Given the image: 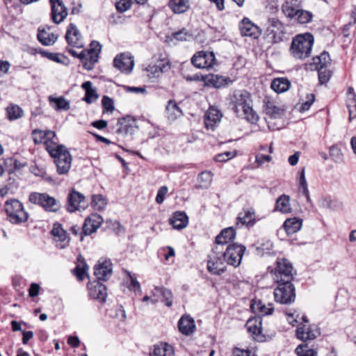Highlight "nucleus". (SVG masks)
Wrapping results in <instances>:
<instances>
[{
    "instance_id": "nucleus-1",
    "label": "nucleus",
    "mask_w": 356,
    "mask_h": 356,
    "mask_svg": "<svg viewBox=\"0 0 356 356\" xmlns=\"http://www.w3.org/2000/svg\"><path fill=\"white\" fill-rule=\"evenodd\" d=\"M32 136L35 144L44 143L47 151L54 159L57 172L59 175L67 174L71 168L72 156L65 145L58 144L56 132L35 129L32 131Z\"/></svg>"
},
{
    "instance_id": "nucleus-2",
    "label": "nucleus",
    "mask_w": 356,
    "mask_h": 356,
    "mask_svg": "<svg viewBox=\"0 0 356 356\" xmlns=\"http://www.w3.org/2000/svg\"><path fill=\"white\" fill-rule=\"evenodd\" d=\"M228 108L238 118H244L251 124H256L259 117L253 109L251 94L245 90H234L227 97Z\"/></svg>"
},
{
    "instance_id": "nucleus-3",
    "label": "nucleus",
    "mask_w": 356,
    "mask_h": 356,
    "mask_svg": "<svg viewBox=\"0 0 356 356\" xmlns=\"http://www.w3.org/2000/svg\"><path fill=\"white\" fill-rule=\"evenodd\" d=\"M314 36L309 33L297 35L292 40L290 52L296 59L304 60L310 56Z\"/></svg>"
},
{
    "instance_id": "nucleus-4",
    "label": "nucleus",
    "mask_w": 356,
    "mask_h": 356,
    "mask_svg": "<svg viewBox=\"0 0 356 356\" xmlns=\"http://www.w3.org/2000/svg\"><path fill=\"white\" fill-rule=\"evenodd\" d=\"M171 67L170 62L165 54H157L152 56L149 63L145 67L149 78H159Z\"/></svg>"
},
{
    "instance_id": "nucleus-5",
    "label": "nucleus",
    "mask_w": 356,
    "mask_h": 356,
    "mask_svg": "<svg viewBox=\"0 0 356 356\" xmlns=\"http://www.w3.org/2000/svg\"><path fill=\"white\" fill-rule=\"evenodd\" d=\"M5 211L8 220L13 224L24 222L29 218V215L25 211L23 204L15 199H11L6 202Z\"/></svg>"
},
{
    "instance_id": "nucleus-6",
    "label": "nucleus",
    "mask_w": 356,
    "mask_h": 356,
    "mask_svg": "<svg viewBox=\"0 0 356 356\" xmlns=\"http://www.w3.org/2000/svg\"><path fill=\"white\" fill-rule=\"evenodd\" d=\"M292 264L286 259H279L271 270L275 282H291L293 279Z\"/></svg>"
},
{
    "instance_id": "nucleus-7",
    "label": "nucleus",
    "mask_w": 356,
    "mask_h": 356,
    "mask_svg": "<svg viewBox=\"0 0 356 356\" xmlns=\"http://www.w3.org/2000/svg\"><path fill=\"white\" fill-rule=\"evenodd\" d=\"M29 200L31 203L38 204L49 212H56L60 207L59 202L47 193H31Z\"/></svg>"
},
{
    "instance_id": "nucleus-8",
    "label": "nucleus",
    "mask_w": 356,
    "mask_h": 356,
    "mask_svg": "<svg viewBox=\"0 0 356 356\" xmlns=\"http://www.w3.org/2000/svg\"><path fill=\"white\" fill-rule=\"evenodd\" d=\"M246 250V247L238 243H229L224 252V257L227 259V264L234 268L238 267L242 261L243 257Z\"/></svg>"
},
{
    "instance_id": "nucleus-9",
    "label": "nucleus",
    "mask_w": 356,
    "mask_h": 356,
    "mask_svg": "<svg viewBox=\"0 0 356 356\" xmlns=\"http://www.w3.org/2000/svg\"><path fill=\"white\" fill-rule=\"evenodd\" d=\"M277 287L274 290V297L277 302L290 304L296 299L295 287L292 282H278Z\"/></svg>"
},
{
    "instance_id": "nucleus-10",
    "label": "nucleus",
    "mask_w": 356,
    "mask_h": 356,
    "mask_svg": "<svg viewBox=\"0 0 356 356\" xmlns=\"http://www.w3.org/2000/svg\"><path fill=\"white\" fill-rule=\"evenodd\" d=\"M227 265L224 252L213 250L207 262L208 270L212 274L220 275L227 270Z\"/></svg>"
},
{
    "instance_id": "nucleus-11",
    "label": "nucleus",
    "mask_w": 356,
    "mask_h": 356,
    "mask_svg": "<svg viewBox=\"0 0 356 356\" xmlns=\"http://www.w3.org/2000/svg\"><path fill=\"white\" fill-rule=\"evenodd\" d=\"M300 319L302 323L296 330V336L298 339L305 341L307 340H313L320 335L319 329L314 325H309V320L305 315H302Z\"/></svg>"
},
{
    "instance_id": "nucleus-12",
    "label": "nucleus",
    "mask_w": 356,
    "mask_h": 356,
    "mask_svg": "<svg viewBox=\"0 0 356 356\" xmlns=\"http://www.w3.org/2000/svg\"><path fill=\"white\" fill-rule=\"evenodd\" d=\"M191 63L197 68L210 69L216 63V59L213 51H200L193 56Z\"/></svg>"
},
{
    "instance_id": "nucleus-13",
    "label": "nucleus",
    "mask_w": 356,
    "mask_h": 356,
    "mask_svg": "<svg viewBox=\"0 0 356 356\" xmlns=\"http://www.w3.org/2000/svg\"><path fill=\"white\" fill-rule=\"evenodd\" d=\"M268 23L266 30L268 39L273 43L281 42L284 34L283 24L275 17L269 18Z\"/></svg>"
},
{
    "instance_id": "nucleus-14",
    "label": "nucleus",
    "mask_w": 356,
    "mask_h": 356,
    "mask_svg": "<svg viewBox=\"0 0 356 356\" xmlns=\"http://www.w3.org/2000/svg\"><path fill=\"white\" fill-rule=\"evenodd\" d=\"M88 207L86 197L81 193L72 189L67 196L66 209L69 212L84 210Z\"/></svg>"
},
{
    "instance_id": "nucleus-15",
    "label": "nucleus",
    "mask_w": 356,
    "mask_h": 356,
    "mask_svg": "<svg viewBox=\"0 0 356 356\" xmlns=\"http://www.w3.org/2000/svg\"><path fill=\"white\" fill-rule=\"evenodd\" d=\"M261 219V218L257 217L255 210L253 207H243L242 211L238 214L236 225H238L241 224L250 229Z\"/></svg>"
},
{
    "instance_id": "nucleus-16",
    "label": "nucleus",
    "mask_w": 356,
    "mask_h": 356,
    "mask_svg": "<svg viewBox=\"0 0 356 356\" xmlns=\"http://www.w3.org/2000/svg\"><path fill=\"white\" fill-rule=\"evenodd\" d=\"M239 30L243 36H249L254 39L258 38L261 34V29L247 17H244L240 22Z\"/></svg>"
},
{
    "instance_id": "nucleus-17",
    "label": "nucleus",
    "mask_w": 356,
    "mask_h": 356,
    "mask_svg": "<svg viewBox=\"0 0 356 356\" xmlns=\"http://www.w3.org/2000/svg\"><path fill=\"white\" fill-rule=\"evenodd\" d=\"M114 66L122 72H131L134 67V59L131 53H122L116 56L113 60Z\"/></svg>"
},
{
    "instance_id": "nucleus-18",
    "label": "nucleus",
    "mask_w": 356,
    "mask_h": 356,
    "mask_svg": "<svg viewBox=\"0 0 356 356\" xmlns=\"http://www.w3.org/2000/svg\"><path fill=\"white\" fill-rule=\"evenodd\" d=\"M88 289L89 296L91 298L97 300L100 302L106 301L107 292L106 288L103 284L97 281L90 282L88 284Z\"/></svg>"
},
{
    "instance_id": "nucleus-19",
    "label": "nucleus",
    "mask_w": 356,
    "mask_h": 356,
    "mask_svg": "<svg viewBox=\"0 0 356 356\" xmlns=\"http://www.w3.org/2000/svg\"><path fill=\"white\" fill-rule=\"evenodd\" d=\"M51 234L56 242V245L60 249L66 248L70 243V237L65 230L60 224H54L51 230Z\"/></svg>"
},
{
    "instance_id": "nucleus-20",
    "label": "nucleus",
    "mask_w": 356,
    "mask_h": 356,
    "mask_svg": "<svg viewBox=\"0 0 356 356\" xmlns=\"http://www.w3.org/2000/svg\"><path fill=\"white\" fill-rule=\"evenodd\" d=\"M51 19L56 24H60L67 16V10L60 0H50Z\"/></svg>"
},
{
    "instance_id": "nucleus-21",
    "label": "nucleus",
    "mask_w": 356,
    "mask_h": 356,
    "mask_svg": "<svg viewBox=\"0 0 356 356\" xmlns=\"http://www.w3.org/2000/svg\"><path fill=\"white\" fill-rule=\"evenodd\" d=\"M65 39L67 43L73 47L82 48L83 42L82 36L76 26L71 23L67 27Z\"/></svg>"
},
{
    "instance_id": "nucleus-22",
    "label": "nucleus",
    "mask_w": 356,
    "mask_h": 356,
    "mask_svg": "<svg viewBox=\"0 0 356 356\" xmlns=\"http://www.w3.org/2000/svg\"><path fill=\"white\" fill-rule=\"evenodd\" d=\"M261 318L259 316L250 318L245 324L248 332L257 341H263L264 336L261 334Z\"/></svg>"
},
{
    "instance_id": "nucleus-23",
    "label": "nucleus",
    "mask_w": 356,
    "mask_h": 356,
    "mask_svg": "<svg viewBox=\"0 0 356 356\" xmlns=\"http://www.w3.org/2000/svg\"><path fill=\"white\" fill-rule=\"evenodd\" d=\"M103 222V218L97 213L88 216L83 225V232L85 235H90L97 231Z\"/></svg>"
},
{
    "instance_id": "nucleus-24",
    "label": "nucleus",
    "mask_w": 356,
    "mask_h": 356,
    "mask_svg": "<svg viewBox=\"0 0 356 356\" xmlns=\"http://www.w3.org/2000/svg\"><path fill=\"white\" fill-rule=\"evenodd\" d=\"M250 309L253 313L259 316L271 315L274 311L273 303H266L259 299L252 300Z\"/></svg>"
},
{
    "instance_id": "nucleus-25",
    "label": "nucleus",
    "mask_w": 356,
    "mask_h": 356,
    "mask_svg": "<svg viewBox=\"0 0 356 356\" xmlns=\"http://www.w3.org/2000/svg\"><path fill=\"white\" fill-rule=\"evenodd\" d=\"M222 115L221 112L214 108L210 107L204 115V125L207 129L213 130L220 122Z\"/></svg>"
},
{
    "instance_id": "nucleus-26",
    "label": "nucleus",
    "mask_w": 356,
    "mask_h": 356,
    "mask_svg": "<svg viewBox=\"0 0 356 356\" xmlns=\"http://www.w3.org/2000/svg\"><path fill=\"white\" fill-rule=\"evenodd\" d=\"M112 264L110 261H104L101 262L99 261L98 264L95 265L94 269V274L97 279L99 280H106L112 273Z\"/></svg>"
},
{
    "instance_id": "nucleus-27",
    "label": "nucleus",
    "mask_w": 356,
    "mask_h": 356,
    "mask_svg": "<svg viewBox=\"0 0 356 356\" xmlns=\"http://www.w3.org/2000/svg\"><path fill=\"white\" fill-rule=\"evenodd\" d=\"M179 332L186 336L193 334L195 330L194 319L190 315L182 316L178 321Z\"/></svg>"
},
{
    "instance_id": "nucleus-28",
    "label": "nucleus",
    "mask_w": 356,
    "mask_h": 356,
    "mask_svg": "<svg viewBox=\"0 0 356 356\" xmlns=\"http://www.w3.org/2000/svg\"><path fill=\"white\" fill-rule=\"evenodd\" d=\"M150 356H175L174 347L166 342L155 344Z\"/></svg>"
},
{
    "instance_id": "nucleus-29",
    "label": "nucleus",
    "mask_w": 356,
    "mask_h": 356,
    "mask_svg": "<svg viewBox=\"0 0 356 356\" xmlns=\"http://www.w3.org/2000/svg\"><path fill=\"white\" fill-rule=\"evenodd\" d=\"M79 56L83 64V67L87 70H92L99 59V56H97V54L85 49L82 50L79 53Z\"/></svg>"
},
{
    "instance_id": "nucleus-30",
    "label": "nucleus",
    "mask_w": 356,
    "mask_h": 356,
    "mask_svg": "<svg viewBox=\"0 0 356 356\" xmlns=\"http://www.w3.org/2000/svg\"><path fill=\"white\" fill-rule=\"evenodd\" d=\"M282 12L289 18H295L296 15L300 9V0H286L282 5Z\"/></svg>"
},
{
    "instance_id": "nucleus-31",
    "label": "nucleus",
    "mask_w": 356,
    "mask_h": 356,
    "mask_svg": "<svg viewBox=\"0 0 356 356\" xmlns=\"http://www.w3.org/2000/svg\"><path fill=\"white\" fill-rule=\"evenodd\" d=\"M188 222V218L185 212L177 211L175 212L172 216L170 218V223L174 229H182L185 228Z\"/></svg>"
},
{
    "instance_id": "nucleus-32",
    "label": "nucleus",
    "mask_w": 356,
    "mask_h": 356,
    "mask_svg": "<svg viewBox=\"0 0 356 356\" xmlns=\"http://www.w3.org/2000/svg\"><path fill=\"white\" fill-rule=\"evenodd\" d=\"M50 106L57 111H68L70 108V102L64 97H54L52 95L48 97Z\"/></svg>"
},
{
    "instance_id": "nucleus-33",
    "label": "nucleus",
    "mask_w": 356,
    "mask_h": 356,
    "mask_svg": "<svg viewBox=\"0 0 356 356\" xmlns=\"http://www.w3.org/2000/svg\"><path fill=\"white\" fill-rule=\"evenodd\" d=\"M236 230L229 227L222 229L216 238V243L218 245H225L234 241L236 238Z\"/></svg>"
},
{
    "instance_id": "nucleus-34",
    "label": "nucleus",
    "mask_w": 356,
    "mask_h": 356,
    "mask_svg": "<svg viewBox=\"0 0 356 356\" xmlns=\"http://www.w3.org/2000/svg\"><path fill=\"white\" fill-rule=\"evenodd\" d=\"M302 225V220L298 218L286 219L283 227L288 235H292L298 232Z\"/></svg>"
},
{
    "instance_id": "nucleus-35",
    "label": "nucleus",
    "mask_w": 356,
    "mask_h": 356,
    "mask_svg": "<svg viewBox=\"0 0 356 356\" xmlns=\"http://www.w3.org/2000/svg\"><path fill=\"white\" fill-rule=\"evenodd\" d=\"M169 8L175 14H182L190 8V0H170Z\"/></svg>"
},
{
    "instance_id": "nucleus-36",
    "label": "nucleus",
    "mask_w": 356,
    "mask_h": 356,
    "mask_svg": "<svg viewBox=\"0 0 356 356\" xmlns=\"http://www.w3.org/2000/svg\"><path fill=\"white\" fill-rule=\"evenodd\" d=\"M291 86L290 81L286 77L275 78L270 84L271 88L277 93L287 91Z\"/></svg>"
},
{
    "instance_id": "nucleus-37",
    "label": "nucleus",
    "mask_w": 356,
    "mask_h": 356,
    "mask_svg": "<svg viewBox=\"0 0 356 356\" xmlns=\"http://www.w3.org/2000/svg\"><path fill=\"white\" fill-rule=\"evenodd\" d=\"M275 211H280L282 213H289L291 211L290 197L286 195L280 196L275 204Z\"/></svg>"
},
{
    "instance_id": "nucleus-38",
    "label": "nucleus",
    "mask_w": 356,
    "mask_h": 356,
    "mask_svg": "<svg viewBox=\"0 0 356 356\" xmlns=\"http://www.w3.org/2000/svg\"><path fill=\"white\" fill-rule=\"evenodd\" d=\"M81 88L85 90L86 94L83 100L88 104H92L95 102L99 95L97 92V90L92 87V84L90 81H86L82 83Z\"/></svg>"
},
{
    "instance_id": "nucleus-39",
    "label": "nucleus",
    "mask_w": 356,
    "mask_h": 356,
    "mask_svg": "<svg viewBox=\"0 0 356 356\" xmlns=\"http://www.w3.org/2000/svg\"><path fill=\"white\" fill-rule=\"evenodd\" d=\"M348 96L346 106L349 111V120L352 121L356 118V94L353 88L348 89Z\"/></svg>"
},
{
    "instance_id": "nucleus-40",
    "label": "nucleus",
    "mask_w": 356,
    "mask_h": 356,
    "mask_svg": "<svg viewBox=\"0 0 356 356\" xmlns=\"http://www.w3.org/2000/svg\"><path fill=\"white\" fill-rule=\"evenodd\" d=\"M6 115L10 121L17 120L24 115V110L17 104H10L6 108Z\"/></svg>"
},
{
    "instance_id": "nucleus-41",
    "label": "nucleus",
    "mask_w": 356,
    "mask_h": 356,
    "mask_svg": "<svg viewBox=\"0 0 356 356\" xmlns=\"http://www.w3.org/2000/svg\"><path fill=\"white\" fill-rule=\"evenodd\" d=\"M331 64V59L327 52L323 51L320 56H315L313 58L312 65L314 66V70L319 69L320 67L324 68L327 67Z\"/></svg>"
},
{
    "instance_id": "nucleus-42",
    "label": "nucleus",
    "mask_w": 356,
    "mask_h": 356,
    "mask_svg": "<svg viewBox=\"0 0 356 356\" xmlns=\"http://www.w3.org/2000/svg\"><path fill=\"white\" fill-rule=\"evenodd\" d=\"M166 115L170 120H175L182 115V111L174 100H170L166 106Z\"/></svg>"
},
{
    "instance_id": "nucleus-43",
    "label": "nucleus",
    "mask_w": 356,
    "mask_h": 356,
    "mask_svg": "<svg viewBox=\"0 0 356 356\" xmlns=\"http://www.w3.org/2000/svg\"><path fill=\"white\" fill-rule=\"evenodd\" d=\"M147 0H135V3L141 5L137 8H135V12H138V15H141L143 19L149 21L152 17V8L146 5Z\"/></svg>"
},
{
    "instance_id": "nucleus-44",
    "label": "nucleus",
    "mask_w": 356,
    "mask_h": 356,
    "mask_svg": "<svg viewBox=\"0 0 356 356\" xmlns=\"http://www.w3.org/2000/svg\"><path fill=\"white\" fill-rule=\"evenodd\" d=\"M57 38L56 35L47 32L44 30L39 31L38 33V40L44 45L49 46L53 44L56 41Z\"/></svg>"
},
{
    "instance_id": "nucleus-45",
    "label": "nucleus",
    "mask_w": 356,
    "mask_h": 356,
    "mask_svg": "<svg viewBox=\"0 0 356 356\" xmlns=\"http://www.w3.org/2000/svg\"><path fill=\"white\" fill-rule=\"evenodd\" d=\"M213 175L209 171L202 172L197 177V185L198 188H207L212 182Z\"/></svg>"
},
{
    "instance_id": "nucleus-46",
    "label": "nucleus",
    "mask_w": 356,
    "mask_h": 356,
    "mask_svg": "<svg viewBox=\"0 0 356 356\" xmlns=\"http://www.w3.org/2000/svg\"><path fill=\"white\" fill-rule=\"evenodd\" d=\"M209 82L216 88H220L225 86H228L229 83H232V81L230 78L220 76V75H212L209 79Z\"/></svg>"
},
{
    "instance_id": "nucleus-47",
    "label": "nucleus",
    "mask_w": 356,
    "mask_h": 356,
    "mask_svg": "<svg viewBox=\"0 0 356 356\" xmlns=\"http://www.w3.org/2000/svg\"><path fill=\"white\" fill-rule=\"evenodd\" d=\"M265 111L271 118H277L282 115L283 110L275 105L273 102L268 101L265 104Z\"/></svg>"
},
{
    "instance_id": "nucleus-48",
    "label": "nucleus",
    "mask_w": 356,
    "mask_h": 356,
    "mask_svg": "<svg viewBox=\"0 0 356 356\" xmlns=\"http://www.w3.org/2000/svg\"><path fill=\"white\" fill-rule=\"evenodd\" d=\"M107 205V200L102 195H94L92 197L91 206L97 211H103Z\"/></svg>"
},
{
    "instance_id": "nucleus-49",
    "label": "nucleus",
    "mask_w": 356,
    "mask_h": 356,
    "mask_svg": "<svg viewBox=\"0 0 356 356\" xmlns=\"http://www.w3.org/2000/svg\"><path fill=\"white\" fill-rule=\"evenodd\" d=\"M154 291L161 294L163 297V302L164 304L170 307L172 305V293L170 290L165 287L155 286Z\"/></svg>"
},
{
    "instance_id": "nucleus-50",
    "label": "nucleus",
    "mask_w": 356,
    "mask_h": 356,
    "mask_svg": "<svg viewBox=\"0 0 356 356\" xmlns=\"http://www.w3.org/2000/svg\"><path fill=\"white\" fill-rule=\"evenodd\" d=\"M134 122V118L128 115L118 120V125L120 126L118 131L120 133H128Z\"/></svg>"
},
{
    "instance_id": "nucleus-51",
    "label": "nucleus",
    "mask_w": 356,
    "mask_h": 356,
    "mask_svg": "<svg viewBox=\"0 0 356 356\" xmlns=\"http://www.w3.org/2000/svg\"><path fill=\"white\" fill-rule=\"evenodd\" d=\"M295 352L298 356H317V352L309 348L306 343L298 346Z\"/></svg>"
},
{
    "instance_id": "nucleus-52",
    "label": "nucleus",
    "mask_w": 356,
    "mask_h": 356,
    "mask_svg": "<svg viewBox=\"0 0 356 356\" xmlns=\"http://www.w3.org/2000/svg\"><path fill=\"white\" fill-rule=\"evenodd\" d=\"M192 38V35L190 34L186 29H183L177 32L173 33L170 39L171 40H175L177 41H186Z\"/></svg>"
},
{
    "instance_id": "nucleus-53",
    "label": "nucleus",
    "mask_w": 356,
    "mask_h": 356,
    "mask_svg": "<svg viewBox=\"0 0 356 356\" xmlns=\"http://www.w3.org/2000/svg\"><path fill=\"white\" fill-rule=\"evenodd\" d=\"M312 13L300 9L295 17L300 24H307L312 20Z\"/></svg>"
},
{
    "instance_id": "nucleus-54",
    "label": "nucleus",
    "mask_w": 356,
    "mask_h": 356,
    "mask_svg": "<svg viewBox=\"0 0 356 356\" xmlns=\"http://www.w3.org/2000/svg\"><path fill=\"white\" fill-rule=\"evenodd\" d=\"M316 70L318 71V79L321 84L327 83L332 76V72L327 69V67L324 68L322 66Z\"/></svg>"
},
{
    "instance_id": "nucleus-55",
    "label": "nucleus",
    "mask_w": 356,
    "mask_h": 356,
    "mask_svg": "<svg viewBox=\"0 0 356 356\" xmlns=\"http://www.w3.org/2000/svg\"><path fill=\"white\" fill-rule=\"evenodd\" d=\"M299 189L302 191L307 200H309V193L307 188V183L305 178V168L300 172V183Z\"/></svg>"
},
{
    "instance_id": "nucleus-56",
    "label": "nucleus",
    "mask_w": 356,
    "mask_h": 356,
    "mask_svg": "<svg viewBox=\"0 0 356 356\" xmlns=\"http://www.w3.org/2000/svg\"><path fill=\"white\" fill-rule=\"evenodd\" d=\"M127 280H124L121 287L124 292H131L134 289V277L130 272H127Z\"/></svg>"
},
{
    "instance_id": "nucleus-57",
    "label": "nucleus",
    "mask_w": 356,
    "mask_h": 356,
    "mask_svg": "<svg viewBox=\"0 0 356 356\" xmlns=\"http://www.w3.org/2000/svg\"><path fill=\"white\" fill-rule=\"evenodd\" d=\"M330 155L332 159L335 162H341L343 160L341 150L334 145L330 148Z\"/></svg>"
},
{
    "instance_id": "nucleus-58",
    "label": "nucleus",
    "mask_w": 356,
    "mask_h": 356,
    "mask_svg": "<svg viewBox=\"0 0 356 356\" xmlns=\"http://www.w3.org/2000/svg\"><path fill=\"white\" fill-rule=\"evenodd\" d=\"M88 266L86 264L83 265L79 264L74 268V274L79 280H83L87 276Z\"/></svg>"
},
{
    "instance_id": "nucleus-59",
    "label": "nucleus",
    "mask_w": 356,
    "mask_h": 356,
    "mask_svg": "<svg viewBox=\"0 0 356 356\" xmlns=\"http://www.w3.org/2000/svg\"><path fill=\"white\" fill-rule=\"evenodd\" d=\"M315 101V96L314 94H308L306 96V100L301 104L300 107V112H305L308 111L311 106L314 104Z\"/></svg>"
},
{
    "instance_id": "nucleus-60",
    "label": "nucleus",
    "mask_w": 356,
    "mask_h": 356,
    "mask_svg": "<svg viewBox=\"0 0 356 356\" xmlns=\"http://www.w3.org/2000/svg\"><path fill=\"white\" fill-rule=\"evenodd\" d=\"M102 104L104 112H112L114 110L113 100L108 96H104Z\"/></svg>"
},
{
    "instance_id": "nucleus-61",
    "label": "nucleus",
    "mask_w": 356,
    "mask_h": 356,
    "mask_svg": "<svg viewBox=\"0 0 356 356\" xmlns=\"http://www.w3.org/2000/svg\"><path fill=\"white\" fill-rule=\"evenodd\" d=\"M236 155V152L227 151L220 154H217L215 156V160L217 162H225L229 161L230 159L234 157Z\"/></svg>"
},
{
    "instance_id": "nucleus-62",
    "label": "nucleus",
    "mask_w": 356,
    "mask_h": 356,
    "mask_svg": "<svg viewBox=\"0 0 356 356\" xmlns=\"http://www.w3.org/2000/svg\"><path fill=\"white\" fill-rule=\"evenodd\" d=\"M131 0H120L116 3L115 6L120 13H124L131 8Z\"/></svg>"
},
{
    "instance_id": "nucleus-63",
    "label": "nucleus",
    "mask_w": 356,
    "mask_h": 356,
    "mask_svg": "<svg viewBox=\"0 0 356 356\" xmlns=\"http://www.w3.org/2000/svg\"><path fill=\"white\" fill-rule=\"evenodd\" d=\"M168 191V187L165 186H161L158 190L156 196V202L159 204H161L165 200V197Z\"/></svg>"
},
{
    "instance_id": "nucleus-64",
    "label": "nucleus",
    "mask_w": 356,
    "mask_h": 356,
    "mask_svg": "<svg viewBox=\"0 0 356 356\" xmlns=\"http://www.w3.org/2000/svg\"><path fill=\"white\" fill-rule=\"evenodd\" d=\"M234 356H254V353L249 349L235 348L233 350Z\"/></svg>"
}]
</instances>
